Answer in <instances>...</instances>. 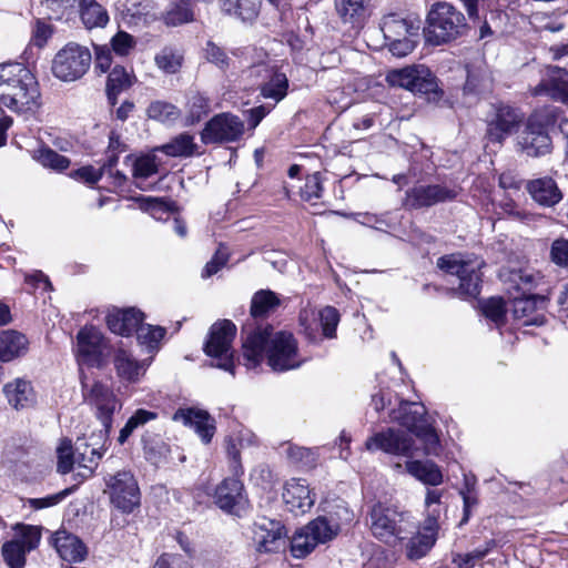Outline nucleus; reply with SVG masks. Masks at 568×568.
<instances>
[{
  "label": "nucleus",
  "instance_id": "1",
  "mask_svg": "<svg viewBox=\"0 0 568 568\" xmlns=\"http://www.w3.org/2000/svg\"><path fill=\"white\" fill-rule=\"evenodd\" d=\"M41 105L39 83L32 72L21 63L0 64V146L6 144V132L13 123L2 108L29 119Z\"/></svg>",
  "mask_w": 568,
  "mask_h": 568
},
{
  "label": "nucleus",
  "instance_id": "2",
  "mask_svg": "<svg viewBox=\"0 0 568 568\" xmlns=\"http://www.w3.org/2000/svg\"><path fill=\"white\" fill-rule=\"evenodd\" d=\"M264 354L270 367L276 372L295 369L304 362L294 335L286 331L275 332L271 325L257 327L243 342V356L248 367L257 366Z\"/></svg>",
  "mask_w": 568,
  "mask_h": 568
},
{
  "label": "nucleus",
  "instance_id": "3",
  "mask_svg": "<svg viewBox=\"0 0 568 568\" xmlns=\"http://www.w3.org/2000/svg\"><path fill=\"white\" fill-rule=\"evenodd\" d=\"M468 29L460 10L447 1H437L427 13L424 33L428 43L439 45L465 36Z\"/></svg>",
  "mask_w": 568,
  "mask_h": 568
},
{
  "label": "nucleus",
  "instance_id": "4",
  "mask_svg": "<svg viewBox=\"0 0 568 568\" xmlns=\"http://www.w3.org/2000/svg\"><path fill=\"white\" fill-rule=\"evenodd\" d=\"M389 417L393 422L407 428L422 442L424 455H439L440 440L435 428L426 418V408L423 404L400 402L399 406L390 412Z\"/></svg>",
  "mask_w": 568,
  "mask_h": 568
},
{
  "label": "nucleus",
  "instance_id": "5",
  "mask_svg": "<svg viewBox=\"0 0 568 568\" xmlns=\"http://www.w3.org/2000/svg\"><path fill=\"white\" fill-rule=\"evenodd\" d=\"M417 529L414 518L404 511L375 505L371 511V531L378 540L396 546Z\"/></svg>",
  "mask_w": 568,
  "mask_h": 568
},
{
  "label": "nucleus",
  "instance_id": "6",
  "mask_svg": "<svg viewBox=\"0 0 568 568\" xmlns=\"http://www.w3.org/2000/svg\"><path fill=\"white\" fill-rule=\"evenodd\" d=\"M339 524L325 516H318L297 529L291 539V554L295 558H305L318 545H324L338 535Z\"/></svg>",
  "mask_w": 568,
  "mask_h": 568
},
{
  "label": "nucleus",
  "instance_id": "7",
  "mask_svg": "<svg viewBox=\"0 0 568 568\" xmlns=\"http://www.w3.org/2000/svg\"><path fill=\"white\" fill-rule=\"evenodd\" d=\"M436 265L446 274L457 276L456 293L459 296L476 297L480 293L483 261L477 258L465 260L460 254H448L440 256Z\"/></svg>",
  "mask_w": 568,
  "mask_h": 568
},
{
  "label": "nucleus",
  "instance_id": "8",
  "mask_svg": "<svg viewBox=\"0 0 568 568\" xmlns=\"http://www.w3.org/2000/svg\"><path fill=\"white\" fill-rule=\"evenodd\" d=\"M236 326L229 320L214 323L204 345V352L215 361V366L234 375V351L232 347Z\"/></svg>",
  "mask_w": 568,
  "mask_h": 568
},
{
  "label": "nucleus",
  "instance_id": "9",
  "mask_svg": "<svg viewBox=\"0 0 568 568\" xmlns=\"http://www.w3.org/2000/svg\"><path fill=\"white\" fill-rule=\"evenodd\" d=\"M104 493L111 505L122 514H132L141 505V494L136 479L128 470H121L104 478Z\"/></svg>",
  "mask_w": 568,
  "mask_h": 568
},
{
  "label": "nucleus",
  "instance_id": "10",
  "mask_svg": "<svg viewBox=\"0 0 568 568\" xmlns=\"http://www.w3.org/2000/svg\"><path fill=\"white\" fill-rule=\"evenodd\" d=\"M365 448L371 453L383 452L407 459L414 458L420 450L410 434L394 427L374 433L366 439Z\"/></svg>",
  "mask_w": 568,
  "mask_h": 568
},
{
  "label": "nucleus",
  "instance_id": "11",
  "mask_svg": "<svg viewBox=\"0 0 568 568\" xmlns=\"http://www.w3.org/2000/svg\"><path fill=\"white\" fill-rule=\"evenodd\" d=\"M91 61L92 55L87 47L69 42L55 54L52 72L62 81H75L87 73Z\"/></svg>",
  "mask_w": 568,
  "mask_h": 568
},
{
  "label": "nucleus",
  "instance_id": "12",
  "mask_svg": "<svg viewBox=\"0 0 568 568\" xmlns=\"http://www.w3.org/2000/svg\"><path fill=\"white\" fill-rule=\"evenodd\" d=\"M80 379L83 402L94 409L97 418L109 432L113 414L121 406L119 399L113 390L100 381L89 383L82 373Z\"/></svg>",
  "mask_w": 568,
  "mask_h": 568
},
{
  "label": "nucleus",
  "instance_id": "13",
  "mask_svg": "<svg viewBox=\"0 0 568 568\" xmlns=\"http://www.w3.org/2000/svg\"><path fill=\"white\" fill-rule=\"evenodd\" d=\"M13 529L16 536L2 545L1 554L10 568H24L26 555L38 547L41 531L37 526L24 524H17Z\"/></svg>",
  "mask_w": 568,
  "mask_h": 568
},
{
  "label": "nucleus",
  "instance_id": "14",
  "mask_svg": "<svg viewBox=\"0 0 568 568\" xmlns=\"http://www.w3.org/2000/svg\"><path fill=\"white\" fill-rule=\"evenodd\" d=\"M245 132L244 121L231 112H222L210 119L201 132L205 144L239 142Z\"/></svg>",
  "mask_w": 568,
  "mask_h": 568
},
{
  "label": "nucleus",
  "instance_id": "15",
  "mask_svg": "<svg viewBox=\"0 0 568 568\" xmlns=\"http://www.w3.org/2000/svg\"><path fill=\"white\" fill-rule=\"evenodd\" d=\"M387 82L392 87L403 88L413 93L429 94L437 92L436 77L425 67H408L388 72Z\"/></svg>",
  "mask_w": 568,
  "mask_h": 568
},
{
  "label": "nucleus",
  "instance_id": "16",
  "mask_svg": "<svg viewBox=\"0 0 568 568\" xmlns=\"http://www.w3.org/2000/svg\"><path fill=\"white\" fill-rule=\"evenodd\" d=\"M459 187L444 184L417 185L406 192L405 206L408 209L429 207L439 203L455 200Z\"/></svg>",
  "mask_w": 568,
  "mask_h": 568
},
{
  "label": "nucleus",
  "instance_id": "17",
  "mask_svg": "<svg viewBox=\"0 0 568 568\" xmlns=\"http://www.w3.org/2000/svg\"><path fill=\"white\" fill-rule=\"evenodd\" d=\"M524 120V114L516 108L499 104L494 118L487 124V138L490 142L501 144L507 136L516 132Z\"/></svg>",
  "mask_w": 568,
  "mask_h": 568
},
{
  "label": "nucleus",
  "instance_id": "18",
  "mask_svg": "<svg viewBox=\"0 0 568 568\" xmlns=\"http://www.w3.org/2000/svg\"><path fill=\"white\" fill-rule=\"evenodd\" d=\"M214 500L222 510L234 515H240L247 507L244 485L235 477L225 478L217 485Z\"/></svg>",
  "mask_w": 568,
  "mask_h": 568
},
{
  "label": "nucleus",
  "instance_id": "19",
  "mask_svg": "<svg viewBox=\"0 0 568 568\" xmlns=\"http://www.w3.org/2000/svg\"><path fill=\"white\" fill-rule=\"evenodd\" d=\"M104 338L94 326H84L77 335V358L79 365L94 366L100 363Z\"/></svg>",
  "mask_w": 568,
  "mask_h": 568
},
{
  "label": "nucleus",
  "instance_id": "20",
  "mask_svg": "<svg viewBox=\"0 0 568 568\" xmlns=\"http://www.w3.org/2000/svg\"><path fill=\"white\" fill-rule=\"evenodd\" d=\"M373 0H334V11L342 24L361 29L373 12Z\"/></svg>",
  "mask_w": 568,
  "mask_h": 568
},
{
  "label": "nucleus",
  "instance_id": "21",
  "mask_svg": "<svg viewBox=\"0 0 568 568\" xmlns=\"http://www.w3.org/2000/svg\"><path fill=\"white\" fill-rule=\"evenodd\" d=\"M546 304L547 300L541 295L515 297L511 302V312L515 320L521 321L523 325L541 326L546 322Z\"/></svg>",
  "mask_w": 568,
  "mask_h": 568
},
{
  "label": "nucleus",
  "instance_id": "22",
  "mask_svg": "<svg viewBox=\"0 0 568 568\" xmlns=\"http://www.w3.org/2000/svg\"><path fill=\"white\" fill-rule=\"evenodd\" d=\"M253 532L258 551L275 552L284 544L285 527L278 520L261 518L255 521Z\"/></svg>",
  "mask_w": 568,
  "mask_h": 568
},
{
  "label": "nucleus",
  "instance_id": "23",
  "mask_svg": "<svg viewBox=\"0 0 568 568\" xmlns=\"http://www.w3.org/2000/svg\"><path fill=\"white\" fill-rule=\"evenodd\" d=\"M283 499L291 511L305 514L313 507L315 495L305 479L292 478L285 484Z\"/></svg>",
  "mask_w": 568,
  "mask_h": 568
},
{
  "label": "nucleus",
  "instance_id": "24",
  "mask_svg": "<svg viewBox=\"0 0 568 568\" xmlns=\"http://www.w3.org/2000/svg\"><path fill=\"white\" fill-rule=\"evenodd\" d=\"M173 420L193 428L205 444L211 442L215 432L213 418L202 409L180 408L174 413Z\"/></svg>",
  "mask_w": 568,
  "mask_h": 568
},
{
  "label": "nucleus",
  "instance_id": "25",
  "mask_svg": "<svg viewBox=\"0 0 568 568\" xmlns=\"http://www.w3.org/2000/svg\"><path fill=\"white\" fill-rule=\"evenodd\" d=\"M531 94L568 104V73L555 68L548 77L531 89Z\"/></svg>",
  "mask_w": 568,
  "mask_h": 568
},
{
  "label": "nucleus",
  "instance_id": "26",
  "mask_svg": "<svg viewBox=\"0 0 568 568\" xmlns=\"http://www.w3.org/2000/svg\"><path fill=\"white\" fill-rule=\"evenodd\" d=\"M141 322H143V313L134 307L110 311L106 315V325L109 329L121 336H130L136 333Z\"/></svg>",
  "mask_w": 568,
  "mask_h": 568
},
{
  "label": "nucleus",
  "instance_id": "27",
  "mask_svg": "<svg viewBox=\"0 0 568 568\" xmlns=\"http://www.w3.org/2000/svg\"><path fill=\"white\" fill-rule=\"evenodd\" d=\"M3 394L11 407L24 409L37 403V394L29 379L17 377L4 384Z\"/></svg>",
  "mask_w": 568,
  "mask_h": 568
},
{
  "label": "nucleus",
  "instance_id": "28",
  "mask_svg": "<svg viewBox=\"0 0 568 568\" xmlns=\"http://www.w3.org/2000/svg\"><path fill=\"white\" fill-rule=\"evenodd\" d=\"M52 545L59 556L69 562L82 561L88 554L87 547L81 539L65 530L54 532Z\"/></svg>",
  "mask_w": 568,
  "mask_h": 568
},
{
  "label": "nucleus",
  "instance_id": "29",
  "mask_svg": "<svg viewBox=\"0 0 568 568\" xmlns=\"http://www.w3.org/2000/svg\"><path fill=\"white\" fill-rule=\"evenodd\" d=\"M520 150L528 156L538 158L551 152V139L547 131H539L530 128L523 130L518 136Z\"/></svg>",
  "mask_w": 568,
  "mask_h": 568
},
{
  "label": "nucleus",
  "instance_id": "30",
  "mask_svg": "<svg viewBox=\"0 0 568 568\" xmlns=\"http://www.w3.org/2000/svg\"><path fill=\"white\" fill-rule=\"evenodd\" d=\"M527 191L537 203L544 206H554L562 199L557 183L548 176L529 181Z\"/></svg>",
  "mask_w": 568,
  "mask_h": 568
},
{
  "label": "nucleus",
  "instance_id": "31",
  "mask_svg": "<svg viewBox=\"0 0 568 568\" xmlns=\"http://www.w3.org/2000/svg\"><path fill=\"white\" fill-rule=\"evenodd\" d=\"M221 11L244 22H252L260 13V0H219Z\"/></svg>",
  "mask_w": 568,
  "mask_h": 568
},
{
  "label": "nucleus",
  "instance_id": "32",
  "mask_svg": "<svg viewBox=\"0 0 568 568\" xmlns=\"http://www.w3.org/2000/svg\"><path fill=\"white\" fill-rule=\"evenodd\" d=\"M28 349L27 337L17 331L0 332V361L10 362L26 354Z\"/></svg>",
  "mask_w": 568,
  "mask_h": 568
},
{
  "label": "nucleus",
  "instance_id": "33",
  "mask_svg": "<svg viewBox=\"0 0 568 568\" xmlns=\"http://www.w3.org/2000/svg\"><path fill=\"white\" fill-rule=\"evenodd\" d=\"M114 366L122 379L135 383L144 375L148 363L145 361L138 362L128 352L120 349L115 354Z\"/></svg>",
  "mask_w": 568,
  "mask_h": 568
},
{
  "label": "nucleus",
  "instance_id": "34",
  "mask_svg": "<svg viewBox=\"0 0 568 568\" xmlns=\"http://www.w3.org/2000/svg\"><path fill=\"white\" fill-rule=\"evenodd\" d=\"M80 18L89 30L104 28L110 18L106 9L97 0H79Z\"/></svg>",
  "mask_w": 568,
  "mask_h": 568
},
{
  "label": "nucleus",
  "instance_id": "35",
  "mask_svg": "<svg viewBox=\"0 0 568 568\" xmlns=\"http://www.w3.org/2000/svg\"><path fill=\"white\" fill-rule=\"evenodd\" d=\"M405 469L410 476L427 485L437 486L443 481L442 471L433 462L407 459Z\"/></svg>",
  "mask_w": 568,
  "mask_h": 568
},
{
  "label": "nucleus",
  "instance_id": "36",
  "mask_svg": "<svg viewBox=\"0 0 568 568\" xmlns=\"http://www.w3.org/2000/svg\"><path fill=\"white\" fill-rule=\"evenodd\" d=\"M210 110V99L205 94L199 91L190 92L185 103L184 125L190 126L200 122Z\"/></svg>",
  "mask_w": 568,
  "mask_h": 568
},
{
  "label": "nucleus",
  "instance_id": "37",
  "mask_svg": "<svg viewBox=\"0 0 568 568\" xmlns=\"http://www.w3.org/2000/svg\"><path fill=\"white\" fill-rule=\"evenodd\" d=\"M407 539L406 557L409 560H418L424 558L436 544V538L433 535H425L416 530Z\"/></svg>",
  "mask_w": 568,
  "mask_h": 568
},
{
  "label": "nucleus",
  "instance_id": "38",
  "mask_svg": "<svg viewBox=\"0 0 568 568\" xmlns=\"http://www.w3.org/2000/svg\"><path fill=\"white\" fill-rule=\"evenodd\" d=\"M132 84L131 75L121 65H115L108 77L106 95L111 105L116 103L118 95L130 88Z\"/></svg>",
  "mask_w": 568,
  "mask_h": 568
},
{
  "label": "nucleus",
  "instance_id": "39",
  "mask_svg": "<svg viewBox=\"0 0 568 568\" xmlns=\"http://www.w3.org/2000/svg\"><path fill=\"white\" fill-rule=\"evenodd\" d=\"M154 63L163 73L174 74L182 68L183 54L174 47H164L155 54Z\"/></svg>",
  "mask_w": 568,
  "mask_h": 568
},
{
  "label": "nucleus",
  "instance_id": "40",
  "mask_svg": "<svg viewBox=\"0 0 568 568\" xmlns=\"http://www.w3.org/2000/svg\"><path fill=\"white\" fill-rule=\"evenodd\" d=\"M160 150L169 156H191L196 151V144L193 135L181 133L163 144Z\"/></svg>",
  "mask_w": 568,
  "mask_h": 568
},
{
  "label": "nucleus",
  "instance_id": "41",
  "mask_svg": "<svg viewBox=\"0 0 568 568\" xmlns=\"http://www.w3.org/2000/svg\"><path fill=\"white\" fill-rule=\"evenodd\" d=\"M280 305L277 295L268 290L256 292L251 302V315L261 317L275 310Z\"/></svg>",
  "mask_w": 568,
  "mask_h": 568
},
{
  "label": "nucleus",
  "instance_id": "42",
  "mask_svg": "<svg viewBox=\"0 0 568 568\" xmlns=\"http://www.w3.org/2000/svg\"><path fill=\"white\" fill-rule=\"evenodd\" d=\"M148 116L162 123H174L181 116V110L166 101H154L146 109Z\"/></svg>",
  "mask_w": 568,
  "mask_h": 568
},
{
  "label": "nucleus",
  "instance_id": "43",
  "mask_svg": "<svg viewBox=\"0 0 568 568\" xmlns=\"http://www.w3.org/2000/svg\"><path fill=\"white\" fill-rule=\"evenodd\" d=\"M126 11L130 21L135 26L149 24L158 18L155 6L150 0L132 3Z\"/></svg>",
  "mask_w": 568,
  "mask_h": 568
},
{
  "label": "nucleus",
  "instance_id": "44",
  "mask_svg": "<svg viewBox=\"0 0 568 568\" xmlns=\"http://www.w3.org/2000/svg\"><path fill=\"white\" fill-rule=\"evenodd\" d=\"M288 80L282 72H274L270 80L261 87V94L265 99L280 102L287 94Z\"/></svg>",
  "mask_w": 568,
  "mask_h": 568
},
{
  "label": "nucleus",
  "instance_id": "45",
  "mask_svg": "<svg viewBox=\"0 0 568 568\" xmlns=\"http://www.w3.org/2000/svg\"><path fill=\"white\" fill-rule=\"evenodd\" d=\"M125 162H131L132 175L134 179H148L158 173V162L154 155H141L133 158L131 155L125 158Z\"/></svg>",
  "mask_w": 568,
  "mask_h": 568
},
{
  "label": "nucleus",
  "instance_id": "46",
  "mask_svg": "<svg viewBox=\"0 0 568 568\" xmlns=\"http://www.w3.org/2000/svg\"><path fill=\"white\" fill-rule=\"evenodd\" d=\"M158 418V413L146 410V409H138L135 413L128 419L123 428L119 434V443L124 444L130 435L139 427L145 425L146 423L154 420Z\"/></svg>",
  "mask_w": 568,
  "mask_h": 568
},
{
  "label": "nucleus",
  "instance_id": "47",
  "mask_svg": "<svg viewBox=\"0 0 568 568\" xmlns=\"http://www.w3.org/2000/svg\"><path fill=\"white\" fill-rule=\"evenodd\" d=\"M165 335V328L161 326H153L150 324H143L141 322L136 337L141 345L146 346L149 349L158 348L160 342Z\"/></svg>",
  "mask_w": 568,
  "mask_h": 568
},
{
  "label": "nucleus",
  "instance_id": "48",
  "mask_svg": "<svg viewBox=\"0 0 568 568\" xmlns=\"http://www.w3.org/2000/svg\"><path fill=\"white\" fill-rule=\"evenodd\" d=\"M557 122V111L552 108H541L535 110L528 118L526 128L547 131V129Z\"/></svg>",
  "mask_w": 568,
  "mask_h": 568
},
{
  "label": "nucleus",
  "instance_id": "49",
  "mask_svg": "<svg viewBox=\"0 0 568 568\" xmlns=\"http://www.w3.org/2000/svg\"><path fill=\"white\" fill-rule=\"evenodd\" d=\"M409 29L410 27L406 20L396 18L394 16L386 18L382 26V31L387 41L408 37Z\"/></svg>",
  "mask_w": 568,
  "mask_h": 568
},
{
  "label": "nucleus",
  "instance_id": "50",
  "mask_svg": "<svg viewBox=\"0 0 568 568\" xmlns=\"http://www.w3.org/2000/svg\"><path fill=\"white\" fill-rule=\"evenodd\" d=\"M286 454L292 463L304 468L315 466L317 460L316 452L306 447L290 445Z\"/></svg>",
  "mask_w": 568,
  "mask_h": 568
},
{
  "label": "nucleus",
  "instance_id": "51",
  "mask_svg": "<svg viewBox=\"0 0 568 568\" xmlns=\"http://www.w3.org/2000/svg\"><path fill=\"white\" fill-rule=\"evenodd\" d=\"M323 335L327 338L336 336V328L339 323V313L333 306H326L318 313Z\"/></svg>",
  "mask_w": 568,
  "mask_h": 568
},
{
  "label": "nucleus",
  "instance_id": "52",
  "mask_svg": "<svg viewBox=\"0 0 568 568\" xmlns=\"http://www.w3.org/2000/svg\"><path fill=\"white\" fill-rule=\"evenodd\" d=\"M322 179L318 172L308 175L304 185L301 187V197L306 202L318 200L322 196Z\"/></svg>",
  "mask_w": 568,
  "mask_h": 568
},
{
  "label": "nucleus",
  "instance_id": "53",
  "mask_svg": "<svg viewBox=\"0 0 568 568\" xmlns=\"http://www.w3.org/2000/svg\"><path fill=\"white\" fill-rule=\"evenodd\" d=\"M116 160V156L111 158L108 164H104L100 170H95L93 166L80 168L72 173V176L88 184H95L101 179L103 172L110 170Z\"/></svg>",
  "mask_w": 568,
  "mask_h": 568
},
{
  "label": "nucleus",
  "instance_id": "54",
  "mask_svg": "<svg viewBox=\"0 0 568 568\" xmlns=\"http://www.w3.org/2000/svg\"><path fill=\"white\" fill-rule=\"evenodd\" d=\"M136 41L133 36L125 31L116 32L111 39V47L115 54L125 57L135 47Z\"/></svg>",
  "mask_w": 568,
  "mask_h": 568
},
{
  "label": "nucleus",
  "instance_id": "55",
  "mask_svg": "<svg viewBox=\"0 0 568 568\" xmlns=\"http://www.w3.org/2000/svg\"><path fill=\"white\" fill-rule=\"evenodd\" d=\"M104 454V450H100L98 448H90L88 452V448L82 454V459L78 460V467L83 468V471L80 473L83 478L90 477L93 473L95 467L98 466L99 460L102 458Z\"/></svg>",
  "mask_w": 568,
  "mask_h": 568
},
{
  "label": "nucleus",
  "instance_id": "56",
  "mask_svg": "<svg viewBox=\"0 0 568 568\" xmlns=\"http://www.w3.org/2000/svg\"><path fill=\"white\" fill-rule=\"evenodd\" d=\"M483 312L487 318L499 325L504 322L507 310L501 298L491 297L483 304Z\"/></svg>",
  "mask_w": 568,
  "mask_h": 568
},
{
  "label": "nucleus",
  "instance_id": "57",
  "mask_svg": "<svg viewBox=\"0 0 568 568\" xmlns=\"http://www.w3.org/2000/svg\"><path fill=\"white\" fill-rule=\"evenodd\" d=\"M78 0H43V4L49 10L51 19H62L71 13Z\"/></svg>",
  "mask_w": 568,
  "mask_h": 568
},
{
  "label": "nucleus",
  "instance_id": "58",
  "mask_svg": "<svg viewBox=\"0 0 568 568\" xmlns=\"http://www.w3.org/2000/svg\"><path fill=\"white\" fill-rule=\"evenodd\" d=\"M39 161L43 166H48L58 171L65 170L70 164L68 158L50 149L40 151Z\"/></svg>",
  "mask_w": 568,
  "mask_h": 568
},
{
  "label": "nucleus",
  "instance_id": "59",
  "mask_svg": "<svg viewBox=\"0 0 568 568\" xmlns=\"http://www.w3.org/2000/svg\"><path fill=\"white\" fill-rule=\"evenodd\" d=\"M550 260L559 267H568V240L557 239L550 246Z\"/></svg>",
  "mask_w": 568,
  "mask_h": 568
},
{
  "label": "nucleus",
  "instance_id": "60",
  "mask_svg": "<svg viewBox=\"0 0 568 568\" xmlns=\"http://www.w3.org/2000/svg\"><path fill=\"white\" fill-rule=\"evenodd\" d=\"M193 20V12L186 3L174 6L168 11L165 21L168 24L178 26Z\"/></svg>",
  "mask_w": 568,
  "mask_h": 568
},
{
  "label": "nucleus",
  "instance_id": "61",
  "mask_svg": "<svg viewBox=\"0 0 568 568\" xmlns=\"http://www.w3.org/2000/svg\"><path fill=\"white\" fill-rule=\"evenodd\" d=\"M229 261V252L225 247H220L214 256L209 261L203 270L202 276L210 277L216 274Z\"/></svg>",
  "mask_w": 568,
  "mask_h": 568
},
{
  "label": "nucleus",
  "instance_id": "62",
  "mask_svg": "<svg viewBox=\"0 0 568 568\" xmlns=\"http://www.w3.org/2000/svg\"><path fill=\"white\" fill-rule=\"evenodd\" d=\"M153 568H192L191 562L181 555L163 554Z\"/></svg>",
  "mask_w": 568,
  "mask_h": 568
},
{
  "label": "nucleus",
  "instance_id": "63",
  "mask_svg": "<svg viewBox=\"0 0 568 568\" xmlns=\"http://www.w3.org/2000/svg\"><path fill=\"white\" fill-rule=\"evenodd\" d=\"M205 55L210 62L216 64L221 69H225L229 65V57L224 50L212 41L206 43Z\"/></svg>",
  "mask_w": 568,
  "mask_h": 568
},
{
  "label": "nucleus",
  "instance_id": "64",
  "mask_svg": "<svg viewBox=\"0 0 568 568\" xmlns=\"http://www.w3.org/2000/svg\"><path fill=\"white\" fill-rule=\"evenodd\" d=\"M52 36V28L50 24L37 20L36 26L32 30V42L34 45L42 48Z\"/></svg>",
  "mask_w": 568,
  "mask_h": 568
}]
</instances>
